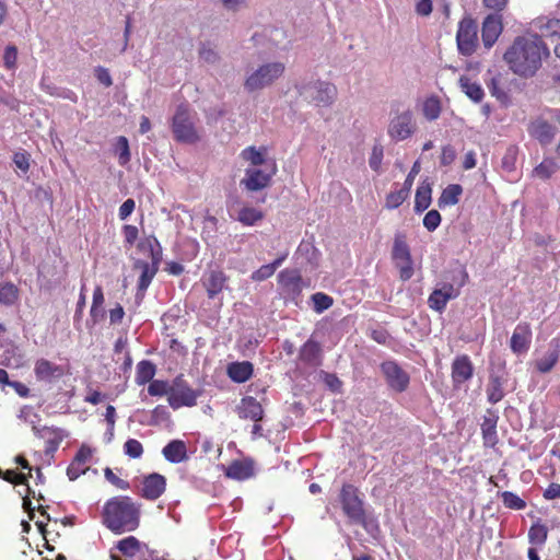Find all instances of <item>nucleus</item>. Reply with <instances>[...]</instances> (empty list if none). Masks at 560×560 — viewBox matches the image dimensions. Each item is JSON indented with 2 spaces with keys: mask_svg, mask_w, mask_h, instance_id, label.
I'll return each instance as SVG.
<instances>
[{
  "mask_svg": "<svg viewBox=\"0 0 560 560\" xmlns=\"http://www.w3.org/2000/svg\"><path fill=\"white\" fill-rule=\"evenodd\" d=\"M548 56V47L536 34L528 37H517L505 51L504 60L514 73L527 78L537 72L541 66L542 57Z\"/></svg>",
  "mask_w": 560,
  "mask_h": 560,
  "instance_id": "1",
  "label": "nucleus"
},
{
  "mask_svg": "<svg viewBox=\"0 0 560 560\" xmlns=\"http://www.w3.org/2000/svg\"><path fill=\"white\" fill-rule=\"evenodd\" d=\"M101 516L113 534L135 532L140 525L141 503L129 495H115L104 503Z\"/></svg>",
  "mask_w": 560,
  "mask_h": 560,
  "instance_id": "2",
  "label": "nucleus"
},
{
  "mask_svg": "<svg viewBox=\"0 0 560 560\" xmlns=\"http://www.w3.org/2000/svg\"><path fill=\"white\" fill-rule=\"evenodd\" d=\"M241 158L248 162L250 167L245 170V176L240 185L248 191H259L270 186L278 167L275 159L267 158V148L250 145L241 152Z\"/></svg>",
  "mask_w": 560,
  "mask_h": 560,
  "instance_id": "3",
  "label": "nucleus"
},
{
  "mask_svg": "<svg viewBox=\"0 0 560 560\" xmlns=\"http://www.w3.org/2000/svg\"><path fill=\"white\" fill-rule=\"evenodd\" d=\"M338 499L342 512L348 517L349 522L364 526L366 523V513L359 489L354 485L343 483Z\"/></svg>",
  "mask_w": 560,
  "mask_h": 560,
  "instance_id": "4",
  "label": "nucleus"
},
{
  "mask_svg": "<svg viewBox=\"0 0 560 560\" xmlns=\"http://www.w3.org/2000/svg\"><path fill=\"white\" fill-rule=\"evenodd\" d=\"M171 127L174 139L178 142L192 144L200 139L188 104L177 106Z\"/></svg>",
  "mask_w": 560,
  "mask_h": 560,
  "instance_id": "5",
  "label": "nucleus"
},
{
  "mask_svg": "<svg viewBox=\"0 0 560 560\" xmlns=\"http://www.w3.org/2000/svg\"><path fill=\"white\" fill-rule=\"evenodd\" d=\"M200 395L201 390L194 389L185 380L184 375L179 374L172 381L167 401L174 410L182 407H194L197 405Z\"/></svg>",
  "mask_w": 560,
  "mask_h": 560,
  "instance_id": "6",
  "label": "nucleus"
},
{
  "mask_svg": "<svg viewBox=\"0 0 560 560\" xmlns=\"http://www.w3.org/2000/svg\"><path fill=\"white\" fill-rule=\"evenodd\" d=\"M456 43L460 55L469 57L476 52L479 45L478 23L471 16L459 21Z\"/></svg>",
  "mask_w": 560,
  "mask_h": 560,
  "instance_id": "7",
  "label": "nucleus"
},
{
  "mask_svg": "<svg viewBox=\"0 0 560 560\" xmlns=\"http://www.w3.org/2000/svg\"><path fill=\"white\" fill-rule=\"evenodd\" d=\"M284 72L282 62H271L260 66L245 81L244 86L248 92L261 90L272 84Z\"/></svg>",
  "mask_w": 560,
  "mask_h": 560,
  "instance_id": "8",
  "label": "nucleus"
},
{
  "mask_svg": "<svg viewBox=\"0 0 560 560\" xmlns=\"http://www.w3.org/2000/svg\"><path fill=\"white\" fill-rule=\"evenodd\" d=\"M415 131L416 121L412 112L409 108L401 112L395 110L388 124V136L395 141H402L410 138Z\"/></svg>",
  "mask_w": 560,
  "mask_h": 560,
  "instance_id": "9",
  "label": "nucleus"
},
{
  "mask_svg": "<svg viewBox=\"0 0 560 560\" xmlns=\"http://www.w3.org/2000/svg\"><path fill=\"white\" fill-rule=\"evenodd\" d=\"M280 293L285 300L298 305L299 298L303 291L304 282L298 269H283L278 273Z\"/></svg>",
  "mask_w": 560,
  "mask_h": 560,
  "instance_id": "10",
  "label": "nucleus"
},
{
  "mask_svg": "<svg viewBox=\"0 0 560 560\" xmlns=\"http://www.w3.org/2000/svg\"><path fill=\"white\" fill-rule=\"evenodd\" d=\"M147 545L135 536L118 540L110 550L109 560H135L144 556Z\"/></svg>",
  "mask_w": 560,
  "mask_h": 560,
  "instance_id": "11",
  "label": "nucleus"
},
{
  "mask_svg": "<svg viewBox=\"0 0 560 560\" xmlns=\"http://www.w3.org/2000/svg\"><path fill=\"white\" fill-rule=\"evenodd\" d=\"M381 371L387 385L397 393L405 392L410 383L409 374L395 361H385L381 364Z\"/></svg>",
  "mask_w": 560,
  "mask_h": 560,
  "instance_id": "12",
  "label": "nucleus"
},
{
  "mask_svg": "<svg viewBox=\"0 0 560 560\" xmlns=\"http://www.w3.org/2000/svg\"><path fill=\"white\" fill-rule=\"evenodd\" d=\"M392 255L399 269L400 279L409 280L413 275V267L409 246L404 238H395Z\"/></svg>",
  "mask_w": 560,
  "mask_h": 560,
  "instance_id": "13",
  "label": "nucleus"
},
{
  "mask_svg": "<svg viewBox=\"0 0 560 560\" xmlns=\"http://www.w3.org/2000/svg\"><path fill=\"white\" fill-rule=\"evenodd\" d=\"M304 90L310 93L311 101L317 106H330L337 97V88L329 82L316 81Z\"/></svg>",
  "mask_w": 560,
  "mask_h": 560,
  "instance_id": "14",
  "label": "nucleus"
},
{
  "mask_svg": "<svg viewBox=\"0 0 560 560\" xmlns=\"http://www.w3.org/2000/svg\"><path fill=\"white\" fill-rule=\"evenodd\" d=\"M235 412L240 419L253 422H260L265 417L261 402L253 396H244L236 405Z\"/></svg>",
  "mask_w": 560,
  "mask_h": 560,
  "instance_id": "15",
  "label": "nucleus"
},
{
  "mask_svg": "<svg viewBox=\"0 0 560 560\" xmlns=\"http://www.w3.org/2000/svg\"><path fill=\"white\" fill-rule=\"evenodd\" d=\"M527 131L541 145L550 144L557 135V128L542 117L533 119L527 126Z\"/></svg>",
  "mask_w": 560,
  "mask_h": 560,
  "instance_id": "16",
  "label": "nucleus"
},
{
  "mask_svg": "<svg viewBox=\"0 0 560 560\" xmlns=\"http://www.w3.org/2000/svg\"><path fill=\"white\" fill-rule=\"evenodd\" d=\"M34 374L39 382L52 383L66 375V368L47 359H38L34 365Z\"/></svg>",
  "mask_w": 560,
  "mask_h": 560,
  "instance_id": "17",
  "label": "nucleus"
},
{
  "mask_svg": "<svg viewBox=\"0 0 560 560\" xmlns=\"http://www.w3.org/2000/svg\"><path fill=\"white\" fill-rule=\"evenodd\" d=\"M474 375V364L467 354L457 355L452 363V382L455 387H459Z\"/></svg>",
  "mask_w": 560,
  "mask_h": 560,
  "instance_id": "18",
  "label": "nucleus"
},
{
  "mask_svg": "<svg viewBox=\"0 0 560 560\" xmlns=\"http://www.w3.org/2000/svg\"><path fill=\"white\" fill-rule=\"evenodd\" d=\"M532 335L530 325L528 323L522 322L517 324L510 340L512 352L517 355L526 353L532 343Z\"/></svg>",
  "mask_w": 560,
  "mask_h": 560,
  "instance_id": "19",
  "label": "nucleus"
},
{
  "mask_svg": "<svg viewBox=\"0 0 560 560\" xmlns=\"http://www.w3.org/2000/svg\"><path fill=\"white\" fill-rule=\"evenodd\" d=\"M502 18L499 14H489L485 18L481 27V39L486 48H491L502 33Z\"/></svg>",
  "mask_w": 560,
  "mask_h": 560,
  "instance_id": "20",
  "label": "nucleus"
},
{
  "mask_svg": "<svg viewBox=\"0 0 560 560\" xmlns=\"http://www.w3.org/2000/svg\"><path fill=\"white\" fill-rule=\"evenodd\" d=\"M459 295L458 290L452 283H444L442 288L434 289L428 298V305L431 310L442 313L448 301Z\"/></svg>",
  "mask_w": 560,
  "mask_h": 560,
  "instance_id": "21",
  "label": "nucleus"
},
{
  "mask_svg": "<svg viewBox=\"0 0 560 560\" xmlns=\"http://www.w3.org/2000/svg\"><path fill=\"white\" fill-rule=\"evenodd\" d=\"M166 489V479L164 476L153 472L143 478L141 497L154 501L159 499Z\"/></svg>",
  "mask_w": 560,
  "mask_h": 560,
  "instance_id": "22",
  "label": "nucleus"
},
{
  "mask_svg": "<svg viewBox=\"0 0 560 560\" xmlns=\"http://www.w3.org/2000/svg\"><path fill=\"white\" fill-rule=\"evenodd\" d=\"M499 416L495 411L488 409L481 423V434L483 445L486 447L493 448L499 443V436L497 433Z\"/></svg>",
  "mask_w": 560,
  "mask_h": 560,
  "instance_id": "23",
  "label": "nucleus"
},
{
  "mask_svg": "<svg viewBox=\"0 0 560 560\" xmlns=\"http://www.w3.org/2000/svg\"><path fill=\"white\" fill-rule=\"evenodd\" d=\"M225 476L235 480H246L254 476V462L249 458L235 459L225 468Z\"/></svg>",
  "mask_w": 560,
  "mask_h": 560,
  "instance_id": "24",
  "label": "nucleus"
},
{
  "mask_svg": "<svg viewBox=\"0 0 560 560\" xmlns=\"http://www.w3.org/2000/svg\"><path fill=\"white\" fill-rule=\"evenodd\" d=\"M228 277L221 270H211L203 280V285L207 291L209 299H214L219 293L222 292Z\"/></svg>",
  "mask_w": 560,
  "mask_h": 560,
  "instance_id": "25",
  "label": "nucleus"
},
{
  "mask_svg": "<svg viewBox=\"0 0 560 560\" xmlns=\"http://www.w3.org/2000/svg\"><path fill=\"white\" fill-rule=\"evenodd\" d=\"M535 27L539 31L538 37H560V19L540 16L535 21Z\"/></svg>",
  "mask_w": 560,
  "mask_h": 560,
  "instance_id": "26",
  "label": "nucleus"
},
{
  "mask_svg": "<svg viewBox=\"0 0 560 560\" xmlns=\"http://www.w3.org/2000/svg\"><path fill=\"white\" fill-rule=\"evenodd\" d=\"M163 456L170 463H180L187 458L186 444L180 440H173L162 450Z\"/></svg>",
  "mask_w": 560,
  "mask_h": 560,
  "instance_id": "27",
  "label": "nucleus"
},
{
  "mask_svg": "<svg viewBox=\"0 0 560 560\" xmlns=\"http://www.w3.org/2000/svg\"><path fill=\"white\" fill-rule=\"evenodd\" d=\"M228 375L236 383H245L253 375V364L248 361L233 362L228 366Z\"/></svg>",
  "mask_w": 560,
  "mask_h": 560,
  "instance_id": "28",
  "label": "nucleus"
},
{
  "mask_svg": "<svg viewBox=\"0 0 560 560\" xmlns=\"http://www.w3.org/2000/svg\"><path fill=\"white\" fill-rule=\"evenodd\" d=\"M432 200V186L428 179L423 180L416 190L415 211L420 213L427 210Z\"/></svg>",
  "mask_w": 560,
  "mask_h": 560,
  "instance_id": "29",
  "label": "nucleus"
},
{
  "mask_svg": "<svg viewBox=\"0 0 560 560\" xmlns=\"http://www.w3.org/2000/svg\"><path fill=\"white\" fill-rule=\"evenodd\" d=\"M320 357V346L317 341L308 339L300 349L299 359L308 364L317 365Z\"/></svg>",
  "mask_w": 560,
  "mask_h": 560,
  "instance_id": "30",
  "label": "nucleus"
},
{
  "mask_svg": "<svg viewBox=\"0 0 560 560\" xmlns=\"http://www.w3.org/2000/svg\"><path fill=\"white\" fill-rule=\"evenodd\" d=\"M463 188L459 184H450L446 186L438 199L439 208L443 209L447 206H454L459 201Z\"/></svg>",
  "mask_w": 560,
  "mask_h": 560,
  "instance_id": "31",
  "label": "nucleus"
},
{
  "mask_svg": "<svg viewBox=\"0 0 560 560\" xmlns=\"http://www.w3.org/2000/svg\"><path fill=\"white\" fill-rule=\"evenodd\" d=\"M459 86L462 91L474 102H480L485 92L479 83L472 81L469 77L462 75L459 78Z\"/></svg>",
  "mask_w": 560,
  "mask_h": 560,
  "instance_id": "32",
  "label": "nucleus"
},
{
  "mask_svg": "<svg viewBox=\"0 0 560 560\" xmlns=\"http://www.w3.org/2000/svg\"><path fill=\"white\" fill-rule=\"evenodd\" d=\"M156 373L155 364L150 360L138 362L136 368V383L141 386L150 383Z\"/></svg>",
  "mask_w": 560,
  "mask_h": 560,
  "instance_id": "33",
  "label": "nucleus"
},
{
  "mask_svg": "<svg viewBox=\"0 0 560 560\" xmlns=\"http://www.w3.org/2000/svg\"><path fill=\"white\" fill-rule=\"evenodd\" d=\"M138 249L149 252L154 265H156L162 255L160 242L154 235H150L138 243Z\"/></svg>",
  "mask_w": 560,
  "mask_h": 560,
  "instance_id": "34",
  "label": "nucleus"
},
{
  "mask_svg": "<svg viewBox=\"0 0 560 560\" xmlns=\"http://www.w3.org/2000/svg\"><path fill=\"white\" fill-rule=\"evenodd\" d=\"M285 258H287V254L278 257L271 264L261 266L260 268H258L257 270H255L252 273V276H250L252 280L258 281V282L267 280L276 272V270L281 266V264L285 260Z\"/></svg>",
  "mask_w": 560,
  "mask_h": 560,
  "instance_id": "35",
  "label": "nucleus"
},
{
  "mask_svg": "<svg viewBox=\"0 0 560 560\" xmlns=\"http://www.w3.org/2000/svg\"><path fill=\"white\" fill-rule=\"evenodd\" d=\"M488 401L497 404L504 397L503 384L501 377L498 375H491L487 386Z\"/></svg>",
  "mask_w": 560,
  "mask_h": 560,
  "instance_id": "36",
  "label": "nucleus"
},
{
  "mask_svg": "<svg viewBox=\"0 0 560 560\" xmlns=\"http://www.w3.org/2000/svg\"><path fill=\"white\" fill-rule=\"evenodd\" d=\"M19 288L12 282L0 284V304L5 306L13 305L19 300Z\"/></svg>",
  "mask_w": 560,
  "mask_h": 560,
  "instance_id": "37",
  "label": "nucleus"
},
{
  "mask_svg": "<svg viewBox=\"0 0 560 560\" xmlns=\"http://www.w3.org/2000/svg\"><path fill=\"white\" fill-rule=\"evenodd\" d=\"M410 189L402 186L398 190L390 191L385 198V208L393 210L401 206L410 195Z\"/></svg>",
  "mask_w": 560,
  "mask_h": 560,
  "instance_id": "38",
  "label": "nucleus"
},
{
  "mask_svg": "<svg viewBox=\"0 0 560 560\" xmlns=\"http://www.w3.org/2000/svg\"><path fill=\"white\" fill-rule=\"evenodd\" d=\"M137 266H139L141 268V275H140L139 281H138V288H139V290L144 291L148 289L152 279L154 278L158 268L154 264H153V266H150L145 261L137 262Z\"/></svg>",
  "mask_w": 560,
  "mask_h": 560,
  "instance_id": "39",
  "label": "nucleus"
},
{
  "mask_svg": "<svg viewBox=\"0 0 560 560\" xmlns=\"http://www.w3.org/2000/svg\"><path fill=\"white\" fill-rule=\"evenodd\" d=\"M558 170V164L553 159H544L534 170V176L540 179H549Z\"/></svg>",
  "mask_w": 560,
  "mask_h": 560,
  "instance_id": "40",
  "label": "nucleus"
},
{
  "mask_svg": "<svg viewBox=\"0 0 560 560\" xmlns=\"http://www.w3.org/2000/svg\"><path fill=\"white\" fill-rule=\"evenodd\" d=\"M548 537V528L540 522L534 523L528 530L529 542L536 546L545 545Z\"/></svg>",
  "mask_w": 560,
  "mask_h": 560,
  "instance_id": "41",
  "label": "nucleus"
},
{
  "mask_svg": "<svg viewBox=\"0 0 560 560\" xmlns=\"http://www.w3.org/2000/svg\"><path fill=\"white\" fill-rule=\"evenodd\" d=\"M264 213L252 207H244L238 211L237 220L244 225H254L262 220Z\"/></svg>",
  "mask_w": 560,
  "mask_h": 560,
  "instance_id": "42",
  "label": "nucleus"
},
{
  "mask_svg": "<svg viewBox=\"0 0 560 560\" xmlns=\"http://www.w3.org/2000/svg\"><path fill=\"white\" fill-rule=\"evenodd\" d=\"M423 116L428 120H435L441 114V102L436 96L428 97L422 107Z\"/></svg>",
  "mask_w": 560,
  "mask_h": 560,
  "instance_id": "43",
  "label": "nucleus"
},
{
  "mask_svg": "<svg viewBox=\"0 0 560 560\" xmlns=\"http://www.w3.org/2000/svg\"><path fill=\"white\" fill-rule=\"evenodd\" d=\"M148 393L150 396H167L168 398L171 393V384L163 380H152L148 386Z\"/></svg>",
  "mask_w": 560,
  "mask_h": 560,
  "instance_id": "44",
  "label": "nucleus"
},
{
  "mask_svg": "<svg viewBox=\"0 0 560 560\" xmlns=\"http://www.w3.org/2000/svg\"><path fill=\"white\" fill-rule=\"evenodd\" d=\"M313 304H314V311L318 314L323 313L324 311L328 310L334 304V299L329 296L326 293L317 292L314 293L311 296Z\"/></svg>",
  "mask_w": 560,
  "mask_h": 560,
  "instance_id": "45",
  "label": "nucleus"
},
{
  "mask_svg": "<svg viewBox=\"0 0 560 560\" xmlns=\"http://www.w3.org/2000/svg\"><path fill=\"white\" fill-rule=\"evenodd\" d=\"M0 478H3L5 481L12 485H25L27 487V493L32 492L28 486V475L24 472H16L15 470L9 469L4 472L2 471Z\"/></svg>",
  "mask_w": 560,
  "mask_h": 560,
  "instance_id": "46",
  "label": "nucleus"
},
{
  "mask_svg": "<svg viewBox=\"0 0 560 560\" xmlns=\"http://www.w3.org/2000/svg\"><path fill=\"white\" fill-rule=\"evenodd\" d=\"M501 499L504 506L511 510H523L526 508V502L511 491H503L501 493Z\"/></svg>",
  "mask_w": 560,
  "mask_h": 560,
  "instance_id": "47",
  "label": "nucleus"
},
{
  "mask_svg": "<svg viewBox=\"0 0 560 560\" xmlns=\"http://www.w3.org/2000/svg\"><path fill=\"white\" fill-rule=\"evenodd\" d=\"M3 67L14 71L18 67V48L15 45H8L3 51Z\"/></svg>",
  "mask_w": 560,
  "mask_h": 560,
  "instance_id": "48",
  "label": "nucleus"
},
{
  "mask_svg": "<svg viewBox=\"0 0 560 560\" xmlns=\"http://www.w3.org/2000/svg\"><path fill=\"white\" fill-rule=\"evenodd\" d=\"M124 452L130 458H140L143 454V446L138 440L129 439L124 444Z\"/></svg>",
  "mask_w": 560,
  "mask_h": 560,
  "instance_id": "49",
  "label": "nucleus"
},
{
  "mask_svg": "<svg viewBox=\"0 0 560 560\" xmlns=\"http://www.w3.org/2000/svg\"><path fill=\"white\" fill-rule=\"evenodd\" d=\"M117 148L119 150V153H118V163L121 165V166H125L129 163L130 161V150H129V142H128V139L124 136H120L118 139H117Z\"/></svg>",
  "mask_w": 560,
  "mask_h": 560,
  "instance_id": "50",
  "label": "nucleus"
},
{
  "mask_svg": "<svg viewBox=\"0 0 560 560\" xmlns=\"http://www.w3.org/2000/svg\"><path fill=\"white\" fill-rule=\"evenodd\" d=\"M441 220L442 218L440 212L433 209L425 213L423 218V225L428 231L433 232L440 225Z\"/></svg>",
  "mask_w": 560,
  "mask_h": 560,
  "instance_id": "51",
  "label": "nucleus"
},
{
  "mask_svg": "<svg viewBox=\"0 0 560 560\" xmlns=\"http://www.w3.org/2000/svg\"><path fill=\"white\" fill-rule=\"evenodd\" d=\"M558 361V355L555 352H551L549 355L541 358L536 361V369L540 373H547L552 370Z\"/></svg>",
  "mask_w": 560,
  "mask_h": 560,
  "instance_id": "52",
  "label": "nucleus"
},
{
  "mask_svg": "<svg viewBox=\"0 0 560 560\" xmlns=\"http://www.w3.org/2000/svg\"><path fill=\"white\" fill-rule=\"evenodd\" d=\"M104 476L106 478V480L108 482H110L113 486H115L117 489H120V490H128L130 488V483L118 477L116 474H114V471L110 469V468H105L104 469Z\"/></svg>",
  "mask_w": 560,
  "mask_h": 560,
  "instance_id": "53",
  "label": "nucleus"
},
{
  "mask_svg": "<svg viewBox=\"0 0 560 560\" xmlns=\"http://www.w3.org/2000/svg\"><path fill=\"white\" fill-rule=\"evenodd\" d=\"M457 153L453 145L446 144L441 149L440 164L442 166H450L456 160Z\"/></svg>",
  "mask_w": 560,
  "mask_h": 560,
  "instance_id": "54",
  "label": "nucleus"
},
{
  "mask_svg": "<svg viewBox=\"0 0 560 560\" xmlns=\"http://www.w3.org/2000/svg\"><path fill=\"white\" fill-rule=\"evenodd\" d=\"M383 155H384L383 147L380 145V144H375L373 147V149H372V153H371V156H370V160H369L370 167L373 171L380 172L381 165H382Z\"/></svg>",
  "mask_w": 560,
  "mask_h": 560,
  "instance_id": "55",
  "label": "nucleus"
},
{
  "mask_svg": "<svg viewBox=\"0 0 560 560\" xmlns=\"http://www.w3.org/2000/svg\"><path fill=\"white\" fill-rule=\"evenodd\" d=\"M122 234L125 244L128 246H132L139 236V230L136 225L125 224L122 226Z\"/></svg>",
  "mask_w": 560,
  "mask_h": 560,
  "instance_id": "56",
  "label": "nucleus"
},
{
  "mask_svg": "<svg viewBox=\"0 0 560 560\" xmlns=\"http://www.w3.org/2000/svg\"><path fill=\"white\" fill-rule=\"evenodd\" d=\"M91 457H92V450L86 445H82L78 450L72 462H74L75 465H78V466H85L86 463L91 459Z\"/></svg>",
  "mask_w": 560,
  "mask_h": 560,
  "instance_id": "57",
  "label": "nucleus"
},
{
  "mask_svg": "<svg viewBox=\"0 0 560 560\" xmlns=\"http://www.w3.org/2000/svg\"><path fill=\"white\" fill-rule=\"evenodd\" d=\"M13 162L18 168L26 173L30 170V154L26 152H16L13 155Z\"/></svg>",
  "mask_w": 560,
  "mask_h": 560,
  "instance_id": "58",
  "label": "nucleus"
},
{
  "mask_svg": "<svg viewBox=\"0 0 560 560\" xmlns=\"http://www.w3.org/2000/svg\"><path fill=\"white\" fill-rule=\"evenodd\" d=\"M94 72L98 82L104 86L109 88L113 84L110 73L106 68L98 66L95 68Z\"/></svg>",
  "mask_w": 560,
  "mask_h": 560,
  "instance_id": "59",
  "label": "nucleus"
},
{
  "mask_svg": "<svg viewBox=\"0 0 560 560\" xmlns=\"http://www.w3.org/2000/svg\"><path fill=\"white\" fill-rule=\"evenodd\" d=\"M136 202L129 198L122 202L118 210V217L120 220H126L135 210Z\"/></svg>",
  "mask_w": 560,
  "mask_h": 560,
  "instance_id": "60",
  "label": "nucleus"
},
{
  "mask_svg": "<svg viewBox=\"0 0 560 560\" xmlns=\"http://www.w3.org/2000/svg\"><path fill=\"white\" fill-rule=\"evenodd\" d=\"M508 0H482L483 5L488 9L494 12V14H498L502 12L506 5Z\"/></svg>",
  "mask_w": 560,
  "mask_h": 560,
  "instance_id": "61",
  "label": "nucleus"
},
{
  "mask_svg": "<svg viewBox=\"0 0 560 560\" xmlns=\"http://www.w3.org/2000/svg\"><path fill=\"white\" fill-rule=\"evenodd\" d=\"M86 466H78L74 462H71L67 468V476L70 480L78 479L81 475L86 471Z\"/></svg>",
  "mask_w": 560,
  "mask_h": 560,
  "instance_id": "62",
  "label": "nucleus"
},
{
  "mask_svg": "<svg viewBox=\"0 0 560 560\" xmlns=\"http://www.w3.org/2000/svg\"><path fill=\"white\" fill-rule=\"evenodd\" d=\"M542 497L546 500H556L560 498V483L551 482L544 491Z\"/></svg>",
  "mask_w": 560,
  "mask_h": 560,
  "instance_id": "63",
  "label": "nucleus"
},
{
  "mask_svg": "<svg viewBox=\"0 0 560 560\" xmlns=\"http://www.w3.org/2000/svg\"><path fill=\"white\" fill-rule=\"evenodd\" d=\"M199 56L206 62L213 63L218 60V54L210 47H207L205 44L201 46L199 50Z\"/></svg>",
  "mask_w": 560,
  "mask_h": 560,
  "instance_id": "64",
  "label": "nucleus"
}]
</instances>
